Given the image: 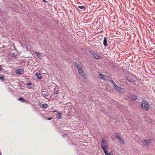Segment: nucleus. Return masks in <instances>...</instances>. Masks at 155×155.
<instances>
[{"instance_id":"obj_1","label":"nucleus","mask_w":155,"mask_h":155,"mask_svg":"<svg viewBox=\"0 0 155 155\" xmlns=\"http://www.w3.org/2000/svg\"><path fill=\"white\" fill-rule=\"evenodd\" d=\"M74 66L77 69L79 74L84 79L87 78V77L84 74V72L82 68L78 63H75Z\"/></svg>"},{"instance_id":"obj_2","label":"nucleus","mask_w":155,"mask_h":155,"mask_svg":"<svg viewBox=\"0 0 155 155\" xmlns=\"http://www.w3.org/2000/svg\"><path fill=\"white\" fill-rule=\"evenodd\" d=\"M101 147L104 152L108 150V143L106 141L103 139H102L101 140Z\"/></svg>"},{"instance_id":"obj_3","label":"nucleus","mask_w":155,"mask_h":155,"mask_svg":"<svg viewBox=\"0 0 155 155\" xmlns=\"http://www.w3.org/2000/svg\"><path fill=\"white\" fill-rule=\"evenodd\" d=\"M141 106L142 108L146 111H147L149 109L148 102L146 100H143L142 101Z\"/></svg>"},{"instance_id":"obj_4","label":"nucleus","mask_w":155,"mask_h":155,"mask_svg":"<svg viewBox=\"0 0 155 155\" xmlns=\"http://www.w3.org/2000/svg\"><path fill=\"white\" fill-rule=\"evenodd\" d=\"M113 87L115 90L117 91L122 93H124L125 92V90L123 88L119 87L117 84L115 86H113Z\"/></svg>"},{"instance_id":"obj_5","label":"nucleus","mask_w":155,"mask_h":155,"mask_svg":"<svg viewBox=\"0 0 155 155\" xmlns=\"http://www.w3.org/2000/svg\"><path fill=\"white\" fill-rule=\"evenodd\" d=\"M113 87L115 90L117 91L122 93H124L125 92V90L123 88L119 87L117 84L115 86H113Z\"/></svg>"},{"instance_id":"obj_6","label":"nucleus","mask_w":155,"mask_h":155,"mask_svg":"<svg viewBox=\"0 0 155 155\" xmlns=\"http://www.w3.org/2000/svg\"><path fill=\"white\" fill-rule=\"evenodd\" d=\"M90 53L92 56L95 59H99L102 58L101 56L95 53L94 51H91Z\"/></svg>"},{"instance_id":"obj_7","label":"nucleus","mask_w":155,"mask_h":155,"mask_svg":"<svg viewBox=\"0 0 155 155\" xmlns=\"http://www.w3.org/2000/svg\"><path fill=\"white\" fill-rule=\"evenodd\" d=\"M115 137L119 140V142L122 144H124L125 143V141L124 139L122 137L120 136L118 133H116Z\"/></svg>"},{"instance_id":"obj_8","label":"nucleus","mask_w":155,"mask_h":155,"mask_svg":"<svg viewBox=\"0 0 155 155\" xmlns=\"http://www.w3.org/2000/svg\"><path fill=\"white\" fill-rule=\"evenodd\" d=\"M99 107H101V109L102 111H104V109L105 110L106 108L108 109L110 107L108 106L106 104H101L100 105H99Z\"/></svg>"},{"instance_id":"obj_9","label":"nucleus","mask_w":155,"mask_h":155,"mask_svg":"<svg viewBox=\"0 0 155 155\" xmlns=\"http://www.w3.org/2000/svg\"><path fill=\"white\" fill-rule=\"evenodd\" d=\"M16 73L20 74H22L23 73V70L21 68L19 69L16 70Z\"/></svg>"},{"instance_id":"obj_10","label":"nucleus","mask_w":155,"mask_h":155,"mask_svg":"<svg viewBox=\"0 0 155 155\" xmlns=\"http://www.w3.org/2000/svg\"><path fill=\"white\" fill-rule=\"evenodd\" d=\"M150 142V141L149 140H144L142 141V143L145 146H148V143Z\"/></svg>"},{"instance_id":"obj_11","label":"nucleus","mask_w":155,"mask_h":155,"mask_svg":"<svg viewBox=\"0 0 155 155\" xmlns=\"http://www.w3.org/2000/svg\"><path fill=\"white\" fill-rule=\"evenodd\" d=\"M49 89L51 91H54L56 89H55L56 88L55 86V85L54 84H51L50 86H49Z\"/></svg>"},{"instance_id":"obj_12","label":"nucleus","mask_w":155,"mask_h":155,"mask_svg":"<svg viewBox=\"0 0 155 155\" xmlns=\"http://www.w3.org/2000/svg\"><path fill=\"white\" fill-rule=\"evenodd\" d=\"M103 44L105 47H106L108 45L107 42V39L106 37H105L103 40Z\"/></svg>"},{"instance_id":"obj_13","label":"nucleus","mask_w":155,"mask_h":155,"mask_svg":"<svg viewBox=\"0 0 155 155\" xmlns=\"http://www.w3.org/2000/svg\"><path fill=\"white\" fill-rule=\"evenodd\" d=\"M105 76L106 75L100 74L99 75L98 78H99L102 79L104 80V79H105Z\"/></svg>"},{"instance_id":"obj_14","label":"nucleus","mask_w":155,"mask_h":155,"mask_svg":"<svg viewBox=\"0 0 155 155\" xmlns=\"http://www.w3.org/2000/svg\"><path fill=\"white\" fill-rule=\"evenodd\" d=\"M35 75L37 76L38 78L39 79H41L42 78V76L41 75L40 73L38 72H36L35 73Z\"/></svg>"},{"instance_id":"obj_15","label":"nucleus","mask_w":155,"mask_h":155,"mask_svg":"<svg viewBox=\"0 0 155 155\" xmlns=\"http://www.w3.org/2000/svg\"><path fill=\"white\" fill-rule=\"evenodd\" d=\"M35 54H36L38 56V57L39 58L42 59V56L41 55V53H39L38 52H35Z\"/></svg>"},{"instance_id":"obj_16","label":"nucleus","mask_w":155,"mask_h":155,"mask_svg":"<svg viewBox=\"0 0 155 155\" xmlns=\"http://www.w3.org/2000/svg\"><path fill=\"white\" fill-rule=\"evenodd\" d=\"M104 152L105 155H113V153L112 151H110L109 153H108V150H106Z\"/></svg>"},{"instance_id":"obj_17","label":"nucleus","mask_w":155,"mask_h":155,"mask_svg":"<svg viewBox=\"0 0 155 155\" xmlns=\"http://www.w3.org/2000/svg\"><path fill=\"white\" fill-rule=\"evenodd\" d=\"M110 79H111L110 77H109L108 76H106V75L105 77V78L104 79V80L106 81H110Z\"/></svg>"},{"instance_id":"obj_18","label":"nucleus","mask_w":155,"mask_h":155,"mask_svg":"<svg viewBox=\"0 0 155 155\" xmlns=\"http://www.w3.org/2000/svg\"><path fill=\"white\" fill-rule=\"evenodd\" d=\"M61 114L58 113V114L57 115H56V117L58 119H60L61 118Z\"/></svg>"},{"instance_id":"obj_19","label":"nucleus","mask_w":155,"mask_h":155,"mask_svg":"<svg viewBox=\"0 0 155 155\" xmlns=\"http://www.w3.org/2000/svg\"><path fill=\"white\" fill-rule=\"evenodd\" d=\"M18 100L22 102H25V101L23 98V97H20L18 99Z\"/></svg>"},{"instance_id":"obj_20","label":"nucleus","mask_w":155,"mask_h":155,"mask_svg":"<svg viewBox=\"0 0 155 155\" xmlns=\"http://www.w3.org/2000/svg\"><path fill=\"white\" fill-rule=\"evenodd\" d=\"M41 105L43 108H46L48 107V105L47 104H41Z\"/></svg>"},{"instance_id":"obj_21","label":"nucleus","mask_w":155,"mask_h":155,"mask_svg":"<svg viewBox=\"0 0 155 155\" xmlns=\"http://www.w3.org/2000/svg\"><path fill=\"white\" fill-rule=\"evenodd\" d=\"M110 81L111 83L114 85L113 86H115V85L116 84L115 83L113 80H111V79H110Z\"/></svg>"},{"instance_id":"obj_22","label":"nucleus","mask_w":155,"mask_h":155,"mask_svg":"<svg viewBox=\"0 0 155 155\" xmlns=\"http://www.w3.org/2000/svg\"><path fill=\"white\" fill-rule=\"evenodd\" d=\"M130 99L131 101H134L137 99V97H130Z\"/></svg>"},{"instance_id":"obj_23","label":"nucleus","mask_w":155,"mask_h":155,"mask_svg":"<svg viewBox=\"0 0 155 155\" xmlns=\"http://www.w3.org/2000/svg\"><path fill=\"white\" fill-rule=\"evenodd\" d=\"M58 91H59V90H58L56 91H54V92L53 93L54 94H56L58 93Z\"/></svg>"},{"instance_id":"obj_24","label":"nucleus","mask_w":155,"mask_h":155,"mask_svg":"<svg viewBox=\"0 0 155 155\" xmlns=\"http://www.w3.org/2000/svg\"><path fill=\"white\" fill-rule=\"evenodd\" d=\"M78 8L80 9H83L84 7V6H78Z\"/></svg>"},{"instance_id":"obj_25","label":"nucleus","mask_w":155,"mask_h":155,"mask_svg":"<svg viewBox=\"0 0 155 155\" xmlns=\"http://www.w3.org/2000/svg\"><path fill=\"white\" fill-rule=\"evenodd\" d=\"M31 84L30 82H28L27 83V85L28 86H31Z\"/></svg>"},{"instance_id":"obj_26","label":"nucleus","mask_w":155,"mask_h":155,"mask_svg":"<svg viewBox=\"0 0 155 155\" xmlns=\"http://www.w3.org/2000/svg\"><path fill=\"white\" fill-rule=\"evenodd\" d=\"M52 112H56L58 114L59 113V112L58 110H54Z\"/></svg>"},{"instance_id":"obj_27","label":"nucleus","mask_w":155,"mask_h":155,"mask_svg":"<svg viewBox=\"0 0 155 155\" xmlns=\"http://www.w3.org/2000/svg\"><path fill=\"white\" fill-rule=\"evenodd\" d=\"M52 119H53L52 117H49L47 119L48 120H52Z\"/></svg>"},{"instance_id":"obj_28","label":"nucleus","mask_w":155,"mask_h":155,"mask_svg":"<svg viewBox=\"0 0 155 155\" xmlns=\"http://www.w3.org/2000/svg\"><path fill=\"white\" fill-rule=\"evenodd\" d=\"M2 65H0V70H1L2 69Z\"/></svg>"},{"instance_id":"obj_29","label":"nucleus","mask_w":155,"mask_h":155,"mask_svg":"<svg viewBox=\"0 0 155 155\" xmlns=\"http://www.w3.org/2000/svg\"><path fill=\"white\" fill-rule=\"evenodd\" d=\"M0 78L1 79H4V77L3 76H0Z\"/></svg>"},{"instance_id":"obj_30","label":"nucleus","mask_w":155,"mask_h":155,"mask_svg":"<svg viewBox=\"0 0 155 155\" xmlns=\"http://www.w3.org/2000/svg\"><path fill=\"white\" fill-rule=\"evenodd\" d=\"M44 91H46L47 90L46 89H44L43 90Z\"/></svg>"},{"instance_id":"obj_31","label":"nucleus","mask_w":155,"mask_h":155,"mask_svg":"<svg viewBox=\"0 0 155 155\" xmlns=\"http://www.w3.org/2000/svg\"><path fill=\"white\" fill-rule=\"evenodd\" d=\"M44 2H47V1L45 0H42Z\"/></svg>"},{"instance_id":"obj_32","label":"nucleus","mask_w":155,"mask_h":155,"mask_svg":"<svg viewBox=\"0 0 155 155\" xmlns=\"http://www.w3.org/2000/svg\"><path fill=\"white\" fill-rule=\"evenodd\" d=\"M60 88V87H58L57 88V89H59Z\"/></svg>"}]
</instances>
